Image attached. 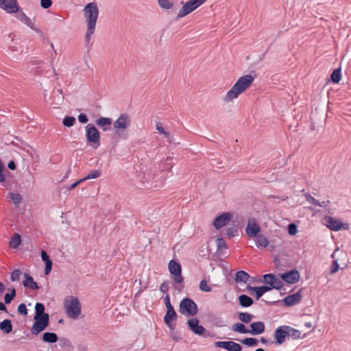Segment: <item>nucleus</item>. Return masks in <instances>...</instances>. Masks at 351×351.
Segmentation results:
<instances>
[{"label": "nucleus", "instance_id": "e2e57ef3", "mask_svg": "<svg viewBox=\"0 0 351 351\" xmlns=\"http://www.w3.org/2000/svg\"><path fill=\"white\" fill-rule=\"evenodd\" d=\"M82 182H84L83 179H80L79 180H77V182H74L73 184H72L69 188L68 189L69 190H73V189H75L79 184L82 183Z\"/></svg>", "mask_w": 351, "mask_h": 351}, {"label": "nucleus", "instance_id": "6ab92c4d", "mask_svg": "<svg viewBox=\"0 0 351 351\" xmlns=\"http://www.w3.org/2000/svg\"><path fill=\"white\" fill-rule=\"evenodd\" d=\"M287 329L284 328V326L277 328L274 332V337L276 342L278 345H281L284 343L285 338L288 335Z\"/></svg>", "mask_w": 351, "mask_h": 351}, {"label": "nucleus", "instance_id": "a18cd8bd", "mask_svg": "<svg viewBox=\"0 0 351 351\" xmlns=\"http://www.w3.org/2000/svg\"><path fill=\"white\" fill-rule=\"evenodd\" d=\"M239 234L238 228L236 227L228 228L226 230V235L228 238H232L237 236Z\"/></svg>", "mask_w": 351, "mask_h": 351}, {"label": "nucleus", "instance_id": "ea45409f", "mask_svg": "<svg viewBox=\"0 0 351 351\" xmlns=\"http://www.w3.org/2000/svg\"><path fill=\"white\" fill-rule=\"evenodd\" d=\"M21 243V237L19 234L15 233L10 241V246L13 248H17Z\"/></svg>", "mask_w": 351, "mask_h": 351}, {"label": "nucleus", "instance_id": "72a5a7b5", "mask_svg": "<svg viewBox=\"0 0 351 351\" xmlns=\"http://www.w3.org/2000/svg\"><path fill=\"white\" fill-rule=\"evenodd\" d=\"M10 291V293H7L4 295V302L5 304H8L12 302V301L16 297V290L14 288H12V289H9Z\"/></svg>", "mask_w": 351, "mask_h": 351}, {"label": "nucleus", "instance_id": "0e129e2a", "mask_svg": "<svg viewBox=\"0 0 351 351\" xmlns=\"http://www.w3.org/2000/svg\"><path fill=\"white\" fill-rule=\"evenodd\" d=\"M268 198L270 199V198H276V199H280L282 201H285L288 199V197L287 196H283V197H279V196H275V195H270L268 196Z\"/></svg>", "mask_w": 351, "mask_h": 351}, {"label": "nucleus", "instance_id": "dca6fc26", "mask_svg": "<svg viewBox=\"0 0 351 351\" xmlns=\"http://www.w3.org/2000/svg\"><path fill=\"white\" fill-rule=\"evenodd\" d=\"M231 219L232 214L230 213H223L215 219L213 224L216 229L219 230L226 225Z\"/></svg>", "mask_w": 351, "mask_h": 351}, {"label": "nucleus", "instance_id": "79ce46f5", "mask_svg": "<svg viewBox=\"0 0 351 351\" xmlns=\"http://www.w3.org/2000/svg\"><path fill=\"white\" fill-rule=\"evenodd\" d=\"M101 176V171L99 169L92 170L89 172V173L84 177L83 179L84 181L86 180L93 179L99 178Z\"/></svg>", "mask_w": 351, "mask_h": 351}, {"label": "nucleus", "instance_id": "ddd939ff", "mask_svg": "<svg viewBox=\"0 0 351 351\" xmlns=\"http://www.w3.org/2000/svg\"><path fill=\"white\" fill-rule=\"evenodd\" d=\"M280 278L289 284H294L300 280V274L297 269H293L287 272L280 274Z\"/></svg>", "mask_w": 351, "mask_h": 351}, {"label": "nucleus", "instance_id": "774afa93", "mask_svg": "<svg viewBox=\"0 0 351 351\" xmlns=\"http://www.w3.org/2000/svg\"><path fill=\"white\" fill-rule=\"evenodd\" d=\"M10 51H11V52H12V53H14V52H15V51H19V50L17 49V47H14V46H11V47H10Z\"/></svg>", "mask_w": 351, "mask_h": 351}, {"label": "nucleus", "instance_id": "aec40b11", "mask_svg": "<svg viewBox=\"0 0 351 351\" xmlns=\"http://www.w3.org/2000/svg\"><path fill=\"white\" fill-rule=\"evenodd\" d=\"M301 300L302 295L300 293L297 292L295 293L285 297L282 301L285 306H290L298 303L299 302L301 301Z\"/></svg>", "mask_w": 351, "mask_h": 351}, {"label": "nucleus", "instance_id": "052dcab7", "mask_svg": "<svg viewBox=\"0 0 351 351\" xmlns=\"http://www.w3.org/2000/svg\"><path fill=\"white\" fill-rule=\"evenodd\" d=\"M78 121L82 123H86L88 121V119L85 114L81 113L78 116Z\"/></svg>", "mask_w": 351, "mask_h": 351}, {"label": "nucleus", "instance_id": "f704fd0d", "mask_svg": "<svg viewBox=\"0 0 351 351\" xmlns=\"http://www.w3.org/2000/svg\"><path fill=\"white\" fill-rule=\"evenodd\" d=\"M172 160L173 158L171 157L167 158L165 162L162 164V167H160L161 170H167L169 171H171V169L173 167V163Z\"/></svg>", "mask_w": 351, "mask_h": 351}, {"label": "nucleus", "instance_id": "a19ab883", "mask_svg": "<svg viewBox=\"0 0 351 351\" xmlns=\"http://www.w3.org/2000/svg\"><path fill=\"white\" fill-rule=\"evenodd\" d=\"M241 343L248 347L254 346L258 344L257 339L252 337H247L241 341Z\"/></svg>", "mask_w": 351, "mask_h": 351}, {"label": "nucleus", "instance_id": "412c9836", "mask_svg": "<svg viewBox=\"0 0 351 351\" xmlns=\"http://www.w3.org/2000/svg\"><path fill=\"white\" fill-rule=\"evenodd\" d=\"M327 227L333 231H338L341 229L343 223L339 220L333 218L332 217H328L326 218Z\"/></svg>", "mask_w": 351, "mask_h": 351}, {"label": "nucleus", "instance_id": "a211bd4d", "mask_svg": "<svg viewBox=\"0 0 351 351\" xmlns=\"http://www.w3.org/2000/svg\"><path fill=\"white\" fill-rule=\"evenodd\" d=\"M18 18L19 20H21L27 25H28L32 30L39 34L40 37H42L43 39L45 38L44 34L41 29L36 27V25L32 22L31 19L23 12H21L19 13Z\"/></svg>", "mask_w": 351, "mask_h": 351}, {"label": "nucleus", "instance_id": "b1692460", "mask_svg": "<svg viewBox=\"0 0 351 351\" xmlns=\"http://www.w3.org/2000/svg\"><path fill=\"white\" fill-rule=\"evenodd\" d=\"M245 231L250 237H254L258 235V233L260 232V227L255 223L251 224V223L249 221Z\"/></svg>", "mask_w": 351, "mask_h": 351}, {"label": "nucleus", "instance_id": "20e7f679", "mask_svg": "<svg viewBox=\"0 0 351 351\" xmlns=\"http://www.w3.org/2000/svg\"><path fill=\"white\" fill-rule=\"evenodd\" d=\"M66 315L72 319H77L81 313V304L77 298L70 296L64 300Z\"/></svg>", "mask_w": 351, "mask_h": 351}, {"label": "nucleus", "instance_id": "bb28decb", "mask_svg": "<svg viewBox=\"0 0 351 351\" xmlns=\"http://www.w3.org/2000/svg\"><path fill=\"white\" fill-rule=\"evenodd\" d=\"M42 339L44 342L53 343L57 342L58 337L54 332H46L43 334Z\"/></svg>", "mask_w": 351, "mask_h": 351}, {"label": "nucleus", "instance_id": "8fccbe9b", "mask_svg": "<svg viewBox=\"0 0 351 351\" xmlns=\"http://www.w3.org/2000/svg\"><path fill=\"white\" fill-rule=\"evenodd\" d=\"M156 127V130L158 131V132L165 135V137L169 138L171 136L170 133L169 132H166L163 129L161 123H160V122L157 123Z\"/></svg>", "mask_w": 351, "mask_h": 351}, {"label": "nucleus", "instance_id": "4c0bfd02", "mask_svg": "<svg viewBox=\"0 0 351 351\" xmlns=\"http://www.w3.org/2000/svg\"><path fill=\"white\" fill-rule=\"evenodd\" d=\"M304 197H305L306 201L308 202H309L310 204H311L314 206H316L323 207V204H321V202H319L317 199L314 198L311 194L306 193V194H304Z\"/></svg>", "mask_w": 351, "mask_h": 351}, {"label": "nucleus", "instance_id": "c9c22d12", "mask_svg": "<svg viewBox=\"0 0 351 351\" xmlns=\"http://www.w3.org/2000/svg\"><path fill=\"white\" fill-rule=\"evenodd\" d=\"M114 133L115 136L118 139L125 140L128 138V133L127 132H125L124 130L114 129Z\"/></svg>", "mask_w": 351, "mask_h": 351}, {"label": "nucleus", "instance_id": "9d476101", "mask_svg": "<svg viewBox=\"0 0 351 351\" xmlns=\"http://www.w3.org/2000/svg\"><path fill=\"white\" fill-rule=\"evenodd\" d=\"M35 322L31 328V332L32 335H38L40 332L43 331L49 324V317H39L34 318Z\"/></svg>", "mask_w": 351, "mask_h": 351}, {"label": "nucleus", "instance_id": "7c9ffc66", "mask_svg": "<svg viewBox=\"0 0 351 351\" xmlns=\"http://www.w3.org/2000/svg\"><path fill=\"white\" fill-rule=\"evenodd\" d=\"M284 328L287 329V332L289 333L287 337H291L293 339H299L300 337V331L296 330L289 326H284Z\"/></svg>", "mask_w": 351, "mask_h": 351}, {"label": "nucleus", "instance_id": "1a4fd4ad", "mask_svg": "<svg viewBox=\"0 0 351 351\" xmlns=\"http://www.w3.org/2000/svg\"><path fill=\"white\" fill-rule=\"evenodd\" d=\"M86 138L88 143L99 144V132L94 125L88 124L86 126Z\"/></svg>", "mask_w": 351, "mask_h": 351}, {"label": "nucleus", "instance_id": "f257e3e1", "mask_svg": "<svg viewBox=\"0 0 351 351\" xmlns=\"http://www.w3.org/2000/svg\"><path fill=\"white\" fill-rule=\"evenodd\" d=\"M84 17L87 23V30L85 35V45L88 47L91 45L92 35L96 27V22L99 17V9L96 3L91 2L84 8Z\"/></svg>", "mask_w": 351, "mask_h": 351}, {"label": "nucleus", "instance_id": "bf43d9fd", "mask_svg": "<svg viewBox=\"0 0 351 351\" xmlns=\"http://www.w3.org/2000/svg\"><path fill=\"white\" fill-rule=\"evenodd\" d=\"M41 258L45 263L48 261H51L47 253L43 250H41Z\"/></svg>", "mask_w": 351, "mask_h": 351}, {"label": "nucleus", "instance_id": "4468645a", "mask_svg": "<svg viewBox=\"0 0 351 351\" xmlns=\"http://www.w3.org/2000/svg\"><path fill=\"white\" fill-rule=\"evenodd\" d=\"M131 119L130 116L126 113L121 114L118 119L114 122V129L125 130L130 126Z\"/></svg>", "mask_w": 351, "mask_h": 351}, {"label": "nucleus", "instance_id": "423d86ee", "mask_svg": "<svg viewBox=\"0 0 351 351\" xmlns=\"http://www.w3.org/2000/svg\"><path fill=\"white\" fill-rule=\"evenodd\" d=\"M179 312L186 316H195L198 313V308L192 299L184 298L180 302Z\"/></svg>", "mask_w": 351, "mask_h": 351}, {"label": "nucleus", "instance_id": "338daca9", "mask_svg": "<svg viewBox=\"0 0 351 351\" xmlns=\"http://www.w3.org/2000/svg\"><path fill=\"white\" fill-rule=\"evenodd\" d=\"M0 311L7 312V308L3 302H0Z\"/></svg>", "mask_w": 351, "mask_h": 351}, {"label": "nucleus", "instance_id": "49530a36", "mask_svg": "<svg viewBox=\"0 0 351 351\" xmlns=\"http://www.w3.org/2000/svg\"><path fill=\"white\" fill-rule=\"evenodd\" d=\"M158 2L159 5L165 10H169L173 6V4L169 0H158Z\"/></svg>", "mask_w": 351, "mask_h": 351}, {"label": "nucleus", "instance_id": "9b49d317", "mask_svg": "<svg viewBox=\"0 0 351 351\" xmlns=\"http://www.w3.org/2000/svg\"><path fill=\"white\" fill-rule=\"evenodd\" d=\"M263 277L264 280L263 282L265 284L269 285V287H271V289L279 290L283 286L282 282L276 278V276L273 274H265Z\"/></svg>", "mask_w": 351, "mask_h": 351}, {"label": "nucleus", "instance_id": "58836bf2", "mask_svg": "<svg viewBox=\"0 0 351 351\" xmlns=\"http://www.w3.org/2000/svg\"><path fill=\"white\" fill-rule=\"evenodd\" d=\"M247 289L250 292L251 294H252V292L255 293V297L256 300H259L263 295L258 287H252L250 285H247Z\"/></svg>", "mask_w": 351, "mask_h": 351}, {"label": "nucleus", "instance_id": "4be33fe9", "mask_svg": "<svg viewBox=\"0 0 351 351\" xmlns=\"http://www.w3.org/2000/svg\"><path fill=\"white\" fill-rule=\"evenodd\" d=\"M95 122L104 131H108L110 129V126L112 123V120L110 118L100 117L97 119Z\"/></svg>", "mask_w": 351, "mask_h": 351}, {"label": "nucleus", "instance_id": "de8ad7c7", "mask_svg": "<svg viewBox=\"0 0 351 351\" xmlns=\"http://www.w3.org/2000/svg\"><path fill=\"white\" fill-rule=\"evenodd\" d=\"M216 245L217 247V250H219L227 248L226 243L223 238L217 239H216Z\"/></svg>", "mask_w": 351, "mask_h": 351}, {"label": "nucleus", "instance_id": "37998d69", "mask_svg": "<svg viewBox=\"0 0 351 351\" xmlns=\"http://www.w3.org/2000/svg\"><path fill=\"white\" fill-rule=\"evenodd\" d=\"M62 123L65 127L70 128L75 123V118L74 117L66 116L64 118Z\"/></svg>", "mask_w": 351, "mask_h": 351}, {"label": "nucleus", "instance_id": "f3484780", "mask_svg": "<svg viewBox=\"0 0 351 351\" xmlns=\"http://www.w3.org/2000/svg\"><path fill=\"white\" fill-rule=\"evenodd\" d=\"M187 324L190 330L195 335H204L206 332L205 328L199 324V320L197 318L189 319Z\"/></svg>", "mask_w": 351, "mask_h": 351}, {"label": "nucleus", "instance_id": "864d4df0", "mask_svg": "<svg viewBox=\"0 0 351 351\" xmlns=\"http://www.w3.org/2000/svg\"><path fill=\"white\" fill-rule=\"evenodd\" d=\"M288 228L290 235H295L297 233L298 228L295 223H290Z\"/></svg>", "mask_w": 351, "mask_h": 351}, {"label": "nucleus", "instance_id": "6e6d98bb", "mask_svg": "<svg viewBox=\"0 0 351 351\" xmlns=\"http://www.w3.org/2000/svg\"><path fill=\"white\" fill-rule=\"evenodd\" d=\"M339 269V264L337 260H334L330 266V274L336 273Z\"/></svg>", "mask_w": 351, "mask_h": 351}, {"label": "nucleus", "instance_id": "4d7b16f0", "mask_svg": "<svg viewBox=\"0 0 351 351\" xmlns=\"http://www.w3.org/2000/svg\"><path fill=\"white\" fill-rule=\"evenodd\" d=\"M52 5L51 0H40V5L43 8L47 9Z\"/></svg>", "mask_w": 351, "mask_h": 351}, {"label": "nucleus", "instance_id": "e433bc0d", "mask_svg": "<svg viewBox=\"0 0 351 351\" xmlns=\"http://www.w3.org/2000/svg\"><path fill=\"white\" fill-rule=\"evenodd\" d=\"M8 197L11 199L13 203L16 205H19L22 202V196L19 193H9Z\"/></svg>", "mask_w": 351, "mask_h": 351}, {"label": "nucleus", "instance_id": "c756f323", "mask_svg": "<svg viewBox=\"0 0 351 351\" xmlns=\"http://www.w3.org/2000/svg\"><path fill=\"white\" fill-rule=\"evenodd\" d=\"M256 243L258 247H266L269 245L267 239L262 234L256 236Z\"/></svg>", "mask_w": 351, "mask_h": 351}, {"label": "nucleus", "instance_id": "5701e85b", "mask_svg": "<svg viewBox=\"0 0 351 351\" xmlns=\"http://www.w3.org/2000/svg\"><path fill=\"white\" fill-rule=\"evenodd\" d=\"M25 280L23 282V285L25 287H29L32 290L38 289L39 288L37 282L34 280V278L28 274H24Z\"/></svg>", "mask_w": 351, "mask_h": 351}, {"label": "nucleus", "instance_id": "473e14b6", "mask_svg": "<svg viewBox=\"0 0 351 351\" xmlns=\"http://www.w3.org/2000/svg\"><path fill=\"white\" fill-rule=\"evenodd\" d=\"M341 78V68L335 69L331 75L330 79L333 83L337 84L340 82Z\"/></svg>", "mask_w": 351, "mask_h": 351}, {"label": "nucleus", "instance_id": "7ed1b4c3", "mask_svg": "<svg viewBox=\"0 0 351 351\" xmlns=\"http://www.w3.org/2000/svg\"><path fill=\"white\" fill-rule=\"evenodd\" d=\"M250 330H248L242 323H237L232 325V329L235 332L241 334H251L252 335H258L264 332L265 330V324L263 322H256L250 324Z\"/></svg>", "mask_w": 351, "mask_h": 351}, {"label": "nucleus", "instance_id": "0eeeda50", "mask_svg": "<svg viewBox=\"0 0 351 351\" xmlns=\"http://www.w3.org/2000/svg\"><path fill=\"white\" fill-rule=\"evenodd\" d=\"M164 302L167 308V313L164 317V322L170 329H174L175 324H173L172 322L177 319L178 315L171 304L170 296L169 294H167L164 297Z\"/></svg>", "mask_w": 351, "mask_h": 351}, {"label": "nucleus", "instance_id": "680f3d73", "mask_svg": "<svg viewBox=\"0 0 351 351\" xmlns=\"http://www.w3.org/2000/svg\"><path fill=\"white\" fill-rule=\"evenodd\" d=\"M260 289V291H261V292L264 294L265 293L267 292V291H269L270 290H271V287H269V286H266V285H264V286H261V287H258Z\"/></svg>", "mask_w": 351, "mask_h": 351}, {"label": "nucleus", "instance_id": "f03ea898", "mask_svg": "<svg viewBox=\"0 0 351 351\" xmlns=\"http://www.w3.org/2000/svg\"><path fill=\"white\" fill-rule=\"evenodd\" d=\"M254 80L251 75H245L239 78L234 86L228 91L224 100L226 102L237 98L238 96L250 87Z\"/></svg>", "mask_w": 351, "mask_h": 351}, {"label": "nucleus", "instance_id": "6e6552de", "mask_svg": "<svg viewBox=\"0 0 351 351\" xmlns=\"http://www.w3.org/2000/svg\"><path fill=\"white\" fill-rule=\"evenodd\" d=\"M206 0H189L183 4L180 9L177 18L181 19L194 11L197 8L203 4Z\"/></svg>", "mask_w": 351, "mask_h": 351}, {"label": "nucleus", "instance_id": "69168bd1", "mask_svg": "<svg viewBox=\"0 0 351 351\" xmlns=\"http://www.w3.org/2000/svg\"><path fill=\"white\" fill-rule=\"evenodd\" d=\"M8 167L11 170L16 169V164L13 160H10L8 164Z\"/></svg>", "mask_w": 351, "mask_h": 351}, {"label": "nucleus", "instance_id": "c85d7f7f", "mask_svg": "<svg viewBox=\"0 0 351 351\" xmlns=\"http://www.w3.org/2000/svg\"><path fill=\"white\" fill-rule=\"evenodd\" d=\"M250 278V275L245 271H239L236 273L234 280L239 282L246 283Z\"/></svg>", "mask_w": 351, "mask_h": 351}, {"label": "nucleus", "instance_id": "c03bdc74", "mask_svg": "<svg viewBox=\"0 0 351 351\" xmlns=\"http://www.w3.org/2000/svg\"><path fill=\"white\" fill-rule=\"evenodd\" d=\"M199 288L201 291L204 292H210L212 291L211 287L208 285V282L206 279L201 280Z\"/></svg>", "mask_w": 351, "mask_h": 351}, {"label": "nucleus", "instance_id": "39448f33", "mask_svg": "<svg viewBox=\"0 0 351 351\" xmlns=\"http://www.w3.org/2000/svg\"><path fill=\"white\" fill-rule=\"evenodd\" d=\"M168 267L170 274L173 275V280L176 283L179 284L178 285H175L174 289L179 291H182L184 286L180 284L183 282L184 277L182 276V268L180 264L173 260H171L169 263Z\"/></svg>", "mask_w": 351, "mask_h": 351}, {"label": "nucleus", "instance_id": "393cba45", "mask_svg": "<svg viewBox=\"0 0 351 351\" xmlns=\"http://www.w3.org/2000/svg\"><path fill=\"white\" fill-rule=\"evenodd\" d=\"M238 300L239 304L244 308L250 307L254 303L252 298L245 294L240 295Z\"/></svg>", "mask_w": 351, "mask_h": 351}, {"label": "nucleus", "instance_id": "5fc2aeb1", "mask_svg": "<svg viewBox=\"0 0 351 351\" xmlns=\"http://www.w3.org/2000/svg\"><path fill=\"white\" fill-rule=\"evenodd\" d=\"M57 92L58 93V95L57 96V101L56 102V105L61 104L64 100V95L62 93V90L61 88L58 89Z\"/></svg>", "mask_w": 351, "mask_h": 351}, {"label": "nucleus", "instance_id": "3c124183", "mask_svg": "<svg viewBox=\"0 0 351 351\" xmlns=\"http://www.w3.org/2000/svg\"><path fill=\"white\" fill-rule=\"evenodd\" d=\"M17 311L21 315L26 316L27 315V309L25 304H20L18 306Z\"/></svg>", "mask_w": 351, "mask_h": 351}, {"label": "nucleus", "instance_id": "13d9d810", "mask_svg": "<svg viewBox=\"0 0 351 351\" xmlns=\"http://www.w3.org/2000/svg\"><path fill=\"white\" fill-rule=\"evenodd\" d=\"M52 265V261H48L47 263H45V267L44 271L45 275H48L51 271Z\"/></svg>", "mask_w": 351, "mask_h": 351}, {"label": "nucleus", "instance_id": "2f4dec72", "mask_svg": "<svg viewBox=\"0 0 351 351\" xmlns=\"http://www.w3.org/2000/svg\"><path fill=\"white\" fill-rule=\"evenodd\" d=\"M238 317L243 323L248 324L251 322L254 315L248 313L241 312L238 314Z\"/></svg>", "mask_w": 351, "mask_h": 351}, {"label": "nucleus", "instance_id": "09e8293b", "mask_svg": "<svg viewBox=\"0 0 351 351\" xmlns=\"http://www.w3.org/2000/svg\"><path fill=\"white\" fill-rule=\"evenodd\" d=\"M22 272L20 269H14L11 274V280L12 282L18 281L20 279V276Z\"/></svg>", "mask_w": 351, "mask_h": 351}, {"label": "nucleus", "instance_id": "603ef678", "mask_svg": "<svg viewBox=\"0 0 351 351\" xmlns=\"http://www.w3.org/2000/svg\"><path fill=\"white\" fill-rule=\"evenodd\" d=\"M159 289L162 293H165L167 295L169 291V285H168L167 282V281L163 282L160 285Z\"/></svg>", "mask_w": 351, "mask_h": 351}, {"label": "nucleus", "instance_id": "f8f14e48", "mask_svg": "<svg viewBox=\"0 0 351 351\" xmlns=\"http://www.w3.org/2000/svg\"><path fill=\"white\" fill-rule=\"evenodd\" d=\"M0 8L8 13H16L19 7L16 0H0Z\"/></svg>", "mask_w": 351, "mask_h": 351}, {"label": "nucleus", "instance_id": "cd10ccee", "mask_svg": "<svg viewBox=\"0 0 351 351\" xmlns=\"http://www.w3.org/2000/svg\"><path fill=\"white\" fill-rule=\"evenodd\" d=\"M0 330L4 333L8 334L12 331V325L10 319H5L0 322Z\"/></svg>", "mask_w": 351, "mask_h": 351}, {"label": "nucleus", "instance_id": "2eb2a0df", "mask_svg": "<svg viewBox=\"0 0 351 351\" xmlns=\"http://www.w3.org/2000/svg\"><path fill=\"white\" fill-rule=\"evenodd\" d=\"M215 346L217 348H221L228 351H241L242 347L240 344L232 341H216Z\"/></svg>", "mask_w": 351, "mask_h": 351}, {"label": "nucleus", "instance_id": "a878e982", "mask_svg": "<svg viewBox=\"0 0 351 351\" xmlns=\"http://www.w3.org/2000/svg\"><path fill=\"white\" fill-rule=\"evenodd\" d=\"M45 306L42 303L37 302L35 305V311L36 315L34 316V318H39V317H49V315L48 313H45Z\"/></svg>", "mask_w": 351, "mask_h": 351}]
</instances>
